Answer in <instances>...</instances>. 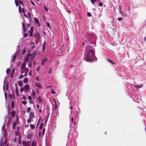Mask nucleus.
Here are the masks:
<instances>
[{"instance_id": "bf43d9fd", "label": "nucleus", "mask_w": 146, "mask_h": 146, "mask_svg": "<svg viewBox=\"0 0 146 146\" xmlns=\"http://www.w3.org/2000/svg\"><path fill=\"white\" fill-rule=\"evenodd\" d=\"M24 15L27 18H28V17H27V15H26V14L25 13H24Z\"/></svg>"}, {"instance_id": "f03ea898", "label": "nucleus", "mask_w": 146, "mask_h": 146, "mask_svg": "<svg viewBox=\"0 0 146 146\" xmlns=\"http://www.w3.org/2000/svg\"><path fill=\"white\" fill-rule=\"evenodd\" d=\"M34 36L35 37V42L37 44L39 41L40 35L38 33L36 32L34 35Z\"/></svg>"}, {"instance_id": "20e7f679", "label": "nucleus", "mask_w": 146, "mask_h": 146, "mask_svg": "<svg viewBox=\"0 0 146 146\" xmlns=\"http://www.w3.org/2000/svg\"><path fill=\"white\" fill-rule=\"evenodd\" d=\"M26 66V63L25 62H23L22 64L21 65L20 68V70H24V68H25Z\"/></svg>"}, {"instance_id": "f8f14e48", "label": "nucleus", "mask_w": 146, "mask_h": 146, "mask_svg": "<svg viewBox=\"0 0 146 146\" xmlns=\"http://www.w3.org/2000/svg\"><path fill=\"white\" fill-rule=\"evenodd\" d=\"M24 89L26 90H27L29 89V85L26 84V85L24 86Z\"/></svg>"}, {"instance_id": "6e6552de", "label": "nucleus", "mask_w": 146, "mask_h": 146, "mask_svg": "<svg viewBox=\"0 0 146 146\" xmlns=\"http://www.w3.org/2000/svg\"><path fill=\"white\" fill-rule=\"evenodd\" d=\"M38 101L39 103H42L43 102V101L41 99L40 96L38 97L37 98Z\"/></svg>"}, {"instance_id": "e2e57ef3", "label": "nucleus", "mask_w": 146, "mask_h": 146, "mask_svg": "<svg viewBox=\"0 0 146 146\" xmlns=\"http://www.w3.org/2000/svg\"><path fill=\"white\" fill-rule=\"evenodd\" d=\"M33 32V31H31V30H29V34L32 33Z\"/></svg>"}, {"instance_id": "2eb2a0df", "label": "nucleus", "mask_w": 146, "mask_h": 146, "mask_svg": "<svg viewBox=\"0 0 146 146\" xmlns=\"http://www.w3.org/2000/svg\"><path fill=\"white\" fill-rule=\"evenodd\" d=\"M50 115V113H47V114L46 115V122L48 120V118L49 117V116Z\"/></svg>"}, {"instance_id": "0eeeda50", "label": "nucleus", "mask_w": 146, "mask_h": 146, "mask_svg": "<svg viewBox=\"0 0 146 146\" xmlns=\"http://www.w3.org/2000/svg\"><path fill=\"white\" fill-rule=\"evenodd\" d=\"M16 114V112L15 111H13L11 113V115L12 117L13 118L14 117Z\"/></svg>"}, {"instance_id": "c03bdc74", "label": "nucleus", "mask_w": 146, "mask_h": 146, "mask_svg": "<svg viewBox=\"0 0 146 146\" xmlns=\"http://www.w3.org/2000/svg\"><path fill=\"white\" fill-rule=\"evenodd\" d=\"M46 23V24L47 26L48 27L50 28V26L49 24L47 22Z\"/></svg>"}, {"instance_id": "c756f323", "label": "nucleus", "mask_w": 146, "mask_h": 146, "mask_svg": "<svg viewBox=\"0 0 146 146\" xmlns=\"http://www.w3.org/2000/svg\"><path fill=\"white\" fill-rule=\"evenodd\" d=\"M15 4L17 6H18L19 5V2L18 1H15Z\"/></svg>"}, {"instance_id": "aec40b11", "label": "nucleus", "mask_w": 146, "mask_h": 146, "mask_svg": "<svg viewBox=\"0 0 146 146\" xmlns=\"http://www.w3.org/2000/svg\"><path fill=\"white\" fill-rule=\"evenodd\" d=\"M11 107L12 108H13L14 107V102L13 101H11Z\"/></svg>"}, {"instance_id": "423d86ee", "label": "nucleus", "mask_w": 146, "mask_h": 146, "mask_svg": "<svg viewBox=\"0 0 146 146\" xmlns=\"http://www.w3.org/2000/svg\"><path fill=\"white\" fill-rule=\"evenodd\" d=\"M34 21L35 22L38 24V25L39 26L40 25V24L39 23V21L38 19L36 18H34Z\"/></svg>"}, {"instance_id": "680f3d73", "label": "nucleus", "mask_w": 146, "mask_h": 146, "mask_svg": "<svg viewBox=\"0 0 146 146\" xmlns=\"http://www.w3.org/2000/svg\"><path fill=\"white\" fill-rule=\"evenodd\" d=\"M52 71V68H50V71H49V74H50V73Z\"/></svg>"}, {"instance_id": "338daca9", "label": "nucleus", "mask_w": 146, "mask_h": 146, "mask_svg": "<svg viewBox=\"0 0 146 146\" xmlns=\"http://www.w3.org/2000/svg\"><path fill=\"white\" fill-rule=\"evenodd\" d=\"M36 80H37V81H38L39 80V78L38 77H36Z\"/></svg>"}, {"instance_id": "c9c22d12", "label": "nucleus", "mask_w": 146, "mask_h": 146, "mask_svg": "<svg viewBox=\"0 0 146 146\" xmlns=\"http://www.w3.org/2000/svg\"><path fill=\"white\" fill-rule=\"evenodd\" d=\"M31 110V108L30 107H28L27 110V112L28 113L30 110Z\"/></svg>"}, {"instance_id": "cd10ccee", "label": "nucleus", "mask_w": 146, "mask_h": 146, "mask_svg": "<svg viewBox=\"0 0 146 146\" xmlns=\"http://www.w3.org/2000/svg\"><path fill=\"white\" fill-rule=\"evenodd\" d=\"M45 43H44L43 45V51L44 50L45 48Z\"/></svg>"}, {"instance_id": "13d9d810", "label": "nucleus", "mask_w": 146, "mask_h": 146, "mask_svg": "<svg viewBox=\"0 0 146 146\" xmlns=\"http://www.w3.org/2000/svg\"><path fill=\"white\" fill-rule=\"evenodd\" d=\"M23 99L24 100H26V99H27V98L25 96H23Z\"/></svg>"}, {"instance_id": "864d4df0", "label": "nucleus", "mask_w": 146, "mask_h": 146, "mask_svg": "<svg viewBox=\"0 0 146 146\" xmlns=\"http://www.w3.org/2000/svg\"><path fill=\"white\" fill-rule=\"evenodd\" d=\"M19 4L20 5L21 4L22 5H23V1H19Z\"/></svg>"}, {"instance_id": "bb28decb", "label": "nucleus", "mask_w": 146, "mask_h": 146, "mask_svg": "<svg viewBox=\"0 0 146 146\" xmlns=\"http://www.w3.org/2000/svg\"><path fill=\"white\" fill-rule=\"evenodd\" d=\"M108 60L110 63L112 64H115L112 60H110L109 59H108Z\"/></svg>"}, {"instance_id": "3c124183", "label": "nucleus", "mask_w": 146, "mask_h": 146, "mask_svg": "<svg viewBox=\"0 0 146 146\" xmlns=\"http://www.w3.org/2000/svg\"><path fill=\"white\" fill-rule=\"evenodd\" d=\"M16 57V56H14L13 57V60H12L13 62L15 61V58Z\"/></svg>"}, {"instance_id": "72a5a7b5", "label": "nucleus", "mask_w": 146, "mask_h": 146, "mask_svg": "<svg viewBox=\"0 0 146 146\" xmlns=\"http://www.w3.org/2000/svg\"><path fill=\"white\" fill-rule=\"evenodd\" d=\"M32 91H33V92L32 93V95L33 96H34L35 95V93L34 92L33 90H32Z\"/></svg>"}, {"instance_id": "7c9ffc66", "label": "nucleus", "mask_w": 146, "mask_h": 146, "mask_svg": "<svg viewBox=\"0 0 146 146\" xmlns=\"http://www.w3.org/2000/svg\"><path fill=\"white\" fill-rule=\"evenodd\" d=\"M31 121V119L29 118L27 120V122L28 123H30Z\"/></svg>"}, {"instance_id": "a19ab883", "label": "nucleus", "mask_w": 146, "mask_h": 146, "mask_svg": "<svg viewBox=\"0 0 146 146\" xmlns=\"http://www.w3.org/2000/svg\"><path fill=\"white\" fill-rule=\"evenodd\" d=\"M25 71V69L24 70H20V72L21 74H23L24 73Z\"/></svg>"}, {"instance_id": "ea45409f", "label": "nucleus", "mask_w": 146, "mask_h": 146, "mask_svg": "<svg viewBox=\"0 0 146 146\" xmlns=\"http://www.w3.org/2000/svg\"><path fill=\"white\" fill-rule=\"evenodd\" d=\"M9 98H10L11 100L12 99V94H9Z\"/></svg>"}, {"instance_id": "8fccbe9b", "label": "nucleus", "mask_w": 146, "mask_h": 146, "mask_svg": "<svg viewBox=\"0 0 146 146\" xmlns=\"http://www.w3.org/2000/svg\"><path fill=\"white\" fill-rule=\"evenodd\" d=\"M123 19L122 17H119L118 18V20L119 21H121Z\"/></svg>"}, {"instance_id": "ddd939ff", "label": "nucleus", "mask_w": 146, "mask_h": 146, "mask_svg": "<svg viewBox=\"0 0 146 146\" xmlns=\"http://www.w3.org/2000/svg\"><path fill=\"white\" fill-rule=\"evenodd\" d=\"M119 12L122 15H124L125 14V13L124 12H123L122 11L121 9V8L120 7V6L119 5Z\"/></svg>"}, {"instance_id": "4468645a", "label": "nucleus", "mask_w": 146, "mask_h": 146, "mask_svg": "<svg viewBox=\"0 0 146 146\" xmlns=\"http://www.w3.org/2000/svg\"><path fill=\"white\" fill-rule=\"evenodd\" d=\"M17 124L16 122H14L13 124L12 128L13 129H15V127Z\"/></svg>"}, {"instance_id": "6ab92c4d", "label": "nucleus", "mask_w": 146, "mask_h": 146, "mask_svg": "<svg viewBox=\"0 0 146 146\" xmlns=\"http://www.w3.org/2000/svg\"><path fill=\"white\" fill-rule=\"evenodd\" d=\"M16 94L17 96H19V91L17 89V88H16Z\"/></svg>"}, {"instance_id": "dca6fc26", "label": "nucleus", "mask_w": 146, "mask_h": 146, "mask_svg": "<svg viewBox=\"0 0 146 146\" xmlns=\"http://www.w3.org/2000/svg\"><path fill=\"white\" fill-rule=\"evenodd\" d=\"M28 80V78L27 77H25L23 80V82L25 83H27Z\"/></svg>"}, {"instance_id": "09e8293b", "label": "nucleus", "mask_w": 146, "mask_h": 146, "mask_svg": "<svg viewBox=\"0 0 146 146\" xmlns=\"http://www.w3.org/2000/svg\"><path fill=\"white\" fill-rule=\"evenodd\" d=\"M22 29L25 28V25L24 24H22Z\"/></svg>"}, {"instance_id": "79ce46f5", "label": "nucleus", "mask_w": 146, "mask_h": 146, "mask_svg": "<svg viewBox=\"0 0 146 146\" xmlns=\"http://www.w3.org/2000/svg\"><path fill=\"white\" fill-rule=\"evenodd\" d=\"M22 30H23V32L24 33H25L26 32V31H27V29H26V28L22 29Z\"/></svg>"}, {"instance_id": "69168bd1", "label": "nucleus", "mask_w": 146, "mask_h": 146, "mask_svg": "<svg viewBox=\"0 0 146 146\" xmlns=\"http://www.w3.org/2000/svg\"><path fill=\"white\" fill-rule=\"evenodd\" d=\"M31 70L30 72L29 73V76H31Z\"/></svg>"}, {"instance_id": "603ef678", "label": "nucleus", "mask_w": 146, "mask_h": 146, "mask_svg": "<svg viewBox=\"0 0 146 146\" xmlns=\"http://www.w3.org/2000/svg\"><path fill=\"white\" fill-rule=\"evenodd\" d=\"M27 98L29 100H31L32 99L31 97L30 96H28Z\"/></svg>"}, {"instance_id": "393cba45", "label": "nucleus", "mask_w": 146, "mask_h": 146, "mask_svg": "<svg viewBox=\"0 0 146 146\" xmlns=\"http://www.w3.org/2000/svg\"><path fill=\"white\" fill-rule=\"evenodd\" d=\"M91 0V3L93 4H94L95 3H96V0Z\"/></svg>"}, {"instance_id": "a878e982", "label": "nucleus", "mask_w": 146, "mask_h": 146, "mask_svg": "<svg viewBox=\"0 0 146 146\" xmlns=\"http://www.w3.org/2000/svg\"><path fill=\"white\" fill-rule=\"evenodd\" d=\"M30 127L32 129H34L35 128V126L34 125H32V124H31L30 125Z\"/></svg>"}, {"instance_id": "a18cd8bd", "label": "nucleus", "mask_w": 146, "mask_h": 146, "mask_svg": "<svg viewBox=\"0 0 146 146\" xmlns=\"http://www.w3.org/2000/svg\"><path fill=\"white\" fill-rule=\"evenodd\" d=\"M45 130V128H44L43 129V131H42V135H44Z\"/></svg>"}, {"instance_id": "412c9836", "label": "nucleus", "mask_w": 146, "mask_h": 146, "mask_svg": "<svg viewBox=\"0 0 146 146\" xmlns=\"http://www.w3.org/2000/svg\"><path fill=\"white\" fill-rule=\"evenodd\" d=\"M6 71L7 73H9L11 72V70L9 68H7Z\"/></svg>"}, {"instance_id": "b1692460", "label": "nucleus", "mask_w": 146, "mask_h": 146, "mask_svg": "<svg viewBox=\"0 0 146 146\" xmlns=\"http://www.w3.org/2000/svg\"><path fill=\"white\" fill-rule=\"evenodd\" d=\"M22 144L23 146H25L26 144V142L25 141H23L22 142Z\"/></svg>"}, {"instance_id": "49530a36", "label": "nucleus", "mask_w": 146, "mask_h": 146, "mask_svg": "<svg viewBox=\"0 0 146 146\" xmlns=\"http://www.w3.org/2000/svg\"><path fill=\"white\" fill-rule=\"evenodd\" d=\"M28 35V34L27 33H24V34L23 35V36L24 37H26Z\"/></svg>"}, {"instance_id": "de8ad7c7", "label": "nucleus", "mask_w": 146, "mask_h": 146, "mask_svg": "<svg viewBox=\"0 0 146 146\" xmlns=\"http://www.w3.org/2000/svg\"><path fill=\"white\" fill-rule=\"evenodd\" d=\"M43 124L42 123L41 125H40V129H41L42 127Z\"/></svg>"}, {"instance_id": "f3484780", "label": "nucleus", "mask_w": 146, "mask_h": 146, "mask_svg": "<svg viewBox=\"0 0 146 146\" xmlns=\"http://www.w3.org/2000/svg\"><path fill=\"white\" fill-rule=\"evenodd\" d=\"M18 83L19 86L21 87L22 86L23 84L22 82L21 81H19L18 82Z\"/></svg>"}, {"instance_id": "1a4fd4ad", "label": "nucleus", "mask_w": 146, "mask_h": 146, "mask_svg": "<svg viewBox=\"0 0 146 146\" xmlns=\"http://www.w3.org/2000/svg\"><path fill=\"white\" fill-rule=\"evenodd\" d=\"M28 72V69L27 68H25V71L24 72V76H26L27 75Z\"/></svg>"}, {"instance_id": "0e129e2a", "label": "nucleus", "mask_w": 146, "mask_h": 146, "mask_svg": "<svg viewBox=\"0 0 146 146\" xmlns=\"http://www.w3.org/2000/svg\"><path fill=\"white\" fill-rule=\"evenodd\" d=\"M55 109H56L57 108V105L56 104H55Z\"/></svg>"}, {"instance_id": "9d476101", "label": "nucleus", "mask_w": 146, "mask_h": 146, "mask_svg": "<svg viewBox=\"0 0 146 146\" xmlns=\"http://www.w3.org/2000/svg\"><path fill=\"white\" fill-rule=\"evenodd\" d=\"M33 135V134L32 133H30L28 134L27 136V138L28 139H30L31 138Z\"/></svg>"}, {"instance_id": "5fc2aeb1", "label": "nucleus", "mask_w": 146, "mask_h": 146, "mask_svg": "<svg viewBox=\"0 0 146 146\" xmlns=\"http://www.w3.org/2000/svg\"><path fill=\"white\" fill-rule=\"evenodd\" d=\"M99 5L100 6L102 7L103 6V3L102 2H100L99 4Z\"/></svg>"}, {"instance_id": "4d7b16f0", "label": "nucleus", "mask_w": 146, "mask_h": 146, "mask_svg": "<svg viewBox=\"0 0 146 146\" xmlns=\"http://www.w3.org/2000/svg\"><path fill=\"white\" fill-rule=\"evenodd\" d=\"M79 111H77L76 112V115H78L79 113Z\"/></svg>"}, {"instance_id": "58836bf2", "label": "nucleus", "mask_w": 146, "mask_h": 146, "mask_svg": "<svg viewBox=\"0 0 146 146\" xmlns=\"http://www.w3.org/2000/svg\"><path fill=\"white\" fill-rule=\"evenodd\" d=\"M87 15L89 17H90L92 16L91 13L90 12H88Z\"/></svg>"}, {"instance_id": "774afa93", "label": "nucleus", "mask_w": 146, "mask_h": 146, "mask_svg": "<svg viewBox=\"0 0 146 146\" xmlns=\"http://www.w3.org/2000/svg\"><path fill=\"white\" fill-rule=\"evenodd\" d=\"M22 11L24 13H25V10L23 8L22 9Z\"/></svg>"}, {"instance_id": "9b49d317", "label": "nucleus", "mask_w": 146, "mask_h": 146, "mask_svg": "<svg viewBox=\"0 0 146 146\" xmlns=\"http://www.w3.org/2000/svg\"><path fill=\"white\" fill-rule=\"evenodd\" d=\"M143 84H142L140 86H138L137 85H135L134 86L135 88L137 89H139V88L142 87L143 86Z\"/></svg>"}, {"instance_id": "37998d69", "label": "nucleus", "mask_w": 146, "mask_h": 146, "mask_svg": "<svg viewBox=\"0 0 146 146\" xmlns=\"http://www.w3.org/2000/svg\"><path fill=\"white\" fill-rule=\"evenodd\" d=\"M27 103V102L25 101H23L22 102V103L24 105H26Z\"/></svg>"}, {"instance_id": "4be33fe9", "label": "nucleus", "mask_w": 146, "mask_h": 146, "mask_svg": "<svg viewBox=\"0 0 146 146\" xmlns=\"http://www.w3.org/2000/svg\"><path fill=\"white\" fill-rule=\"evenodd\" d=\"M11 118L10 117H9V118L7 122V123L8 124H10L11 123Z\"/></svg>"}, {"instance_id": "c85d7f7f", "label": "nucleus", "mask_w": 146, "mask_h": 146, "mask_svg": "<svg viewBox=\"0 0 146 146\" xmlns=\"http://www.w3.org/2000/svg\"><path fill=\"white\" fill-rule=\"evenodd\" d=\"M31 45H33V46H32L31 48L32 49H33L35 47L34 43L33 42H31Z\"/></svg>"}, {"instance_id": "4c0bfd02", "label": "nucleus", "mask_w": 146, "mask_h": 146, "mask_svg": "<svg viewBox=\"0 0 146 146\" xmlns=\"http://www.w3.org/2000/svg\"><path fill=\"white\" fill-rule=\"evenodd\" d=\"M51 93L53 94H54L56 93L55 91H54L53 89L51 90Z\"/></svg>"}, {"instance_id": "f704fd0d", "label": "nucleus", "mask_w": 146, "mask_h": 146, "mask_svg": "<svg viewBox=\"0 0 146 146\" xmlns=\"http://www.w3.org/2000/svg\"><path fill=\"white\" fill-rule=\"evenodd\" d=\"M24 88L23 87H21L20 89V91L21 93H22L23 92V90H24Z\"/></svg>"}, {"instance_id": "a211bd4d", "label": "nucleus", "mask_w": 146, "mask_h": 146, "mask_svg": "<svg viewBox=\"0 0 146 146\" xmlns=\"http://www.w3.org/2000/svg\"><path fill=\"white\" fill-rule=\"evenodd\" d=\"M73 121H74V118L73 117H72L71 118V122L72 123H74V125H75L76 123V121H75V122H74Z\"/></svg>"}, {"instance_id": "6e6d98bb", "label": "nucleus", "mask_w": 146, "mask_h": 146, "mask_svg": "<svg viewBox=\"0 0 146 146\" xmlns=\"http://www.w3.org/2000/svg\"><path fill=\"white\" fill-rule=\"evenodd\" d=\"M44 9H45V10L46 11H48V9L46 7V6H44Z\"/></svg>"}, {"instance_id": "473e14b6", "label": "nucleus", "mask_w": 146, "mask_h": 146, "mask_svg": "<svg viewBox=\"0 0 146 146\" xmlns=\"http://www.w3.org/2000/svg\"><path fill=\"white\" fill-rule=\"evenodd\" d=\"M29 61V58L28 57H26L24 60L25 62H27Z\"/></svg>"}, {"instance_id": "7ed1b4c3", "label": "nucleus", "mask_w": 146, "mask_h": 146, "mask_svg": "<svg viewBox=\"0 0 146 146\" xmlns=\"http://www.w3.org/2000/svg\"><path fill=\"white\" fill-rule=\"evenodd\" d=\"M48 60V58H44L43 59H42V62H41V64L42 65H44V63L47 61Z\"/></svg>"}, {"instance_id": "f257e3e1", "label": "nucleus", "mask_w": 146, "mask_h": 146, "mask_svg": "<svg viewBox=\"0 0 146 146\" xmlns=\"http://www.w3.org/2000/svg\"><path fill=\"white\" fill-rule=\"evenodd\" d=\"M94 57V51L92 50H90L86 56V60H91L93 59Z\"/></svg>"}, {"instance_id": "39448f33", "label": "nucleus", "mask_w": 146, "mask_h": 146, "mask_svg": "<svg viewBox=\"0 0 146 146\" xmlns=\"http://www.w3.org/2000/svg\"><path fill=\"white\" fill-rule=\"evenodd\" d=\"M35 86L36 87H38L39 89H41L42 88L41 85L38 82H35Z\"/></svg>"}, {"instance_id": "5701e85b", "label": "nucleus", "mask_w": 146, "mask_h": 146, "mask_svg": "<svg viewBox=\"0 0 146 146\" xmlns=\"http://www.w3.org/2000/svg\"><path fill=\"white\" fill-rule=\"evenodd\" d=\"M26 146H29L30 143L29 141H27V142H26Z\"/></svg>"}, {"instance_id": "2f4dec72", "label": "nucleus", "mask_w": 146, "mask_h": 146, "mask_svg": "<svg viewBox=\"0 0 146 146\" xmlns=\"http://www.w3.org/2000/svg\"><path fill=\"white\" fill-rule=\"evenodd\" d=\"M24 76L22 74H21L20 75L19 77L18 78L19 79H21L22 78H23Z\"/></svg>"}, {"instance_id": "e433bc0d", "label": "nucleus", "mask_w": 146, "mask_h": 146, "mask_svg": "<svg viewBox=\"0 0 146 146\" xmlns=\"http://www.w3.org/2000/svg\"><path fill=\"white\" fill-rule=\"evenodd\" d=\"M19 12L20 13H21V9L20 6H19Z\"/></svg>"}, {"instance_id": "052dcab7", "label": "nucleus", "mask_w": 146, "mask_h": 146, "mask_svg": "<svg viewBox=\"0 0 146 146\" xmlns=\"http://www.w3.org/2000/svg\"><path fill=\"white\" fill-rule=\"evenodd\" d=\"M26 26L27 28H28V27H30V25H29V24H27L26 25Z\"/></svg>"}]
</instances>
